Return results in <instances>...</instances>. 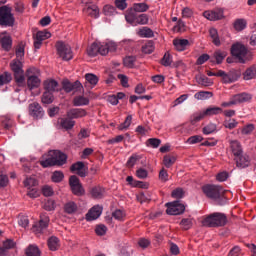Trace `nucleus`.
<instances>
[{"label":"nucleus","mask_w":256,"mask_h":256,"mask_svg":"<svg viewBox=\"0 0 256 256\" xmlns=\"http://www.w3.org/2000/svg\"><path fill=\"white\" fill-rule=\"evenodd\" d=\"M65 163H67V155L58 150L49 151L48 154H44L40 160V165L44 167V169L47 167H55V165L61 167V165H65Z\"/></svg>","instance_id":"nucleus-1"},{"label":"nucleus","mask_w":256,"mask_h":256,"mask_svg":"<svg viewBox=\"0 0 256 256\" xmlns=\"http://www.w3.org/2000/svg\"><path fill=\"white\" fill-rule=\"evenodd\" d=\"M10 67L14 73V81L17 88L15 92L19 93L21 89L27 87V81H25V71H23V63L19 59H15L10 64Z\"/></svg>","instance_id":"nucleus-2"},{"label":"nucleus","mask_w":256,"mask_h":256,"mask_svg":"<svg viewBox=\"0 0 256 256\" xmlns=\"http://www.w3.org/2000/svg\"><path fill=\"white\" fill-rule=\"evenodd\" d=\"M202 224L204 227H225L227 225V216L223 213L215 212L206 217Z\"/></svg>","instance_id":"nucleus-3"},{"label":"nucleus","mask_w":256,"mask_h":256,"mask_svg":"<svg viewBox=\"0 0 256 256\" xmlns=\"http://www.w3.org/2000/svg\"><path fill=\"white\" fill-rule=\"evenodd\" d=\"M27 82L26 86L29 91L41 87V79H39V69L35 67L28 68L26 71Z\"/></svg>","instance_id":"nucleus-4"},{"label":"nucleus","mask_w":256,"mask_h":256,"mask_svg":"<svg viewBox=\"0 0 256 256\" xmlns=\"http://www.w3.org/2000/svg\"><path fill=\"white\" fill-rule=\"evenodd\" d=\"M0 25L2 27H13L15 25V16H13L11 8L7 6L0 7Z\"/></svg>","instance_id":"nucleus-5"},{"label":"nucleus","mask_w":256,"mask_h":256,"mask_svg":"<svg viewBox=\"0 0 256 256\" xmlns=\"http://www.w3.org/2000/svg\"><path fill=\"white\" fill-rule=\"evenodd\" d=\"M56 51L63 61H71V59H73V50H71V46H69V44H65V42H57Z\"/></svg>","instance_id":"nucleus-6"},{"label":"nucleus","mask_w":256,"mask_h":256,"mask_svg":"<svg viewBox=\"0 0 256 256\" xmlns=\"http://www.w3.org/2000/svg\"><path fill=\"white\" fill-rule=\"evenodd\" d=\"M231 54L238 60V63H246L247 47L241 43H236L231 47Z\"/></svg>","instance_id":"nucleus-7"},{"label":"nucleus","mask_w":256,"mask_h":256,"mask_svg":"<svg viewBox=\"0 0 256 256\" xmlns=\"http://www.w3.org/2000/svg\"><path fill=\"white\" fill-rule=\"evenodd\" d=\"M202 190L206 197L214 201L221 199V193H223V188L217 185H206L203 186Z\"/></svg>","instance_id":"nucleus-8"},{"label":"nucleus","mask_w":256,"mask_h":256,"mask_svg":"<svg viewBox=\"0 0 256 256\" xmlns=\"http://www.w3.org/2000/svg\"><path fill=\"white\" fill-rule=\"evenodd\" d=\"M49 216L41 215L38 223L34 224L32 227L33 233L39 237V235H43L47 231L49 227Z\"/></svg>","instance_id":"nucleus-9"},{"label":"nucleus","mask_w":256,"mask_h":256,"mask_svg":"<svg viewBox=\"0 0 256 256\" xmlns=\"http://www.w3.org/2000/svg\"><path fill=\"white\" fill-rule=\"evenodd\" d=\"M69 185L72 193L77 195V197L85 195V188H83V184H81V181L77 176L73 175L69 178Z\"/></svg>","instance_id":"nucleus-10"},{"label":"nucleus","mask_w":256,"mask_h":256,"mask_svg":"<svg viewBox=\"0 0 256 256\" xmlns=\"http://www.w3.org/2000/svg\"><path fill=\"white\" fill-rule=\"evenodd\" d=\"M166 207L167 215H182V213H185V205L180 201L168 202Z\"/></svg>","instance_id":"nucleus-11"},{"label":"nucleus","mask_w":256,"mask_h":256,"mask_svg":"<svg viewBox=\"0 0 256 256\" xmlns=\"http://www.w3.org/2000/svg\"><path fill=\"white\" fill-rule=\"evenodd\" d=\"M51 32L49 31H38L36 35L33 36L34 39V49L37 51V49H41V45H43V41H46V39H50Z\"/></svg>","instance_id":"nucleus-12"},{"label":"nucleus","mask_w":256,"mask_h":256,"mask_svg":"<svg viewBox=\"0 0 256 256\" xmlns=\"http://www.w3.org/2000/svg\"><path fill=\"white\" fill-rule=\"evenodd\" d=\"M99 45V55H107L109 52L113 53L117 51V43L113 41H108L105 43H98Z\"/></svg>","instance_id":"nucleus-13"},{"label":"nucleus","mask_w":256,"mask_h":256,"mask_svg":"<svg viewBox=\"0 0 256 256\" xmlns=\"http://www.w3.org/2000/svg\"><path fill=\"white\" fill-rule=\"evenodd\" d=\"M29 115L34 119H41L45 115V112L39 103L34 102L29 105Z\"/></svg>","instance_id":"nucleus-14"},{"label":"nucleus","mask_w":256,"mask_h":256,"mask_svg":"<svg viewBox=\"0 0 256 256\" xmlns=\"http://www.w3.org/2000/svg\"><path fill=\"white\" fill-rule=\"evenodd\" d=\"M62 87L66 93H71V91H74L75 93L83 89V85H81V82L76 81L74 83H71L69 80H63Z\"/></svg>","instance_id":"nucleus-15"},{"label":"nucleus","mask_w":256,"mask_h":256,"mask_svg":"<svg viewBox=\"0 0 256 256\" xmlns=\"http://www.w3.org/2000/svg\"><path fill=\"white\" fill-rule=\"evenodd\" d=\"M101 213H103V207L95 205L86 214V220L95 221L96 219H99V217H101Z\"/></svg>","instance_id":"nucleus-16"},{"label":"nucleus","mask_w":256,"mask_h":256,"mask_svg":"<svg viewBox=\"0 0 256 256\" xmlns=\"http://www.w3.org/2000/svg\"><path fill=\"white\" fill-rule=\"evenodd\" d=\"M70 171L72 173H77L79 177H87V170L85 169V164L83 162H76L72 164Z\"/></svg>","instance_id":"nucleus-17"},{"label":"nucleus","mask_w":256,"mask_h":256,"mask_svg":"<svg viewBox=\"0 0 256 256\" xmlns=\"http://www.w3.org/2000/svg\"><path fill=\"white\" fill-rule=\"evenodd\" d=\"M203 15L209 21H219V19H223V10L216 9L213 11H205Z\"/></svg>","instance_id":"nucleus-18"},{"label":"nucleus","mask_w":256,"mask_h":256,"mask_svg":"<svg viewBox=\"0 0 256 256\" xmlns=\"http://www.w3.org/2000/svg\"><path fill=\"white\" fill-rule=\"evenodd\" d=\"M87 111L82 108H72L67 112V117L69 119H81V117H86Z\"/></svg>","instance_id":"nucleus-19"},{"label":"nucleus","mask_w":256,"mask_h":256,"mask_svg":"<svg viewBox=\"0 0 256 256\" xmlns=\"http://www.w3.org/2000/svg\"><path fill=\"white\" fill-rule=\"evenodd\" d=\"M234 100V105H239V103H247L253 99V96L249 93H240L232 96Z\"/></svg>","instance_id":"nucleus-20"},{"label":"nucleus","mask_w":256,"mask_h":256,"mask_svg":"<svg viewBox=\"0 0 256 256\" xmlns=\"http://www.w3.org/2000/svg\"><path fill=\"white\" fill-rule=\"evenodd\" d=\"M230 149L234 155V157H240L243 155V147L241 146V142L237 140L230 141Z\"/></svg>","instance_id":"nucleus-21"},{"label":"nucleus","mask_w":256,"mask_h":256,"mask_svg":"<svg viewBox=\"0 0 256 256\" xmlns=\"http://www.w3.org/2000/svg\"><path fill=\"white\" fill-rule=\"evenodd\" d=\"M173 45L176 51H185V49H187V47H189L191 44L187 39L175 38L173 40Z\"/></svg>","instance_id":"nucleus-22"},{"label":"nucleus","mask_w":256,"mask_h":256,"mask_svg":"<svg viewBox=\"0 0 256 256\" xmlns=\"http://www.w3.org/2000/svg\"><path fill=\"white\" fill-rule=\"evenodd\" d=\"M0 43L4 51H9L13 45V40H11V36L5 33H2L0 35Z\"/></svg>","instance_id":"nucleus-23"},{"label":"nucleus","mask_w":256,"mask_h":256,"mask_svg":"<svg viewBox=\"0 0 256 256\" xmlns=\"http://www.w3.org/2000/svg\"><path fill=\"white\" fill-rule=\"evenodd\" d=\"M63 209L64 213L67 215H75V213L79 211V206L73 201H68L64 204Z\"/></svg>","instance_id":"nucleus-24"},{"label":"nucleus","mask_w":256,"mask_h":256,"mask_svg":"<svg viewBox=\"0 0 256 256\" xmlns=\"http://www.w3.org/2000/svg\"><path fill=\"white\" fill-rule=\"evenodd\" d=\"M59 83L54 79H49L44 81V89L50 93H55V91H59L58 89Z\"/></svg>","instance_id":"nucleus-25"},{"label":"nucleus","mask_w":256,"mask_h":256,"mask_svg":"<svg viewBox=\"0 0 256 256\" xmlns=\"http://www.w3.org/2000/svg\"><path fill=\"white\" fill-rule=\"evenodd\" d=\"M205 117H214V115H221L223 113V108L217 106H209L203 110Z\"/></svg>","instance_id":"nucleus-26"},{"label":"nucleus","mask_w":256,"mask_h":256,"mask_svg":"<svg viewBox=\"0 0 256 256\" xmlns=\"http://www.w3.org/2000/svg\"><path fill=\"white\" fill-rule=\"evenodd\" d=\"M58 123L62 129H65V131H69L75 127V121L71 118H60Z\"/></svg>","instance_id":"nucleus-27"},{"label":"nucleus","mask_w":256,"mask_h":256,"mask_svg":"<svg viewBox=\"0 0 256 256\" xmlns=\"http://www.w3.org/2000/svg\"><path fill=\"white\" fill-rule=\"evenodd\" d=\"M235 161L237 167H249V156L247 154L243 155L241 154L240 156H235Z\"/></svg>","instance_id":"nucleus-28"},{"label":"nucleus","mask_w":256,"mask_h":256,"mask_svg":"<svg viewBox=\"0 0 256 256\" xmlns=\"http://www.w3.org/2000/svg\"><path fill=\"white\" fill-rule=\"evenodd\" d=\"M91 196L93 199H103L105 195V188L101 186L93 187L90 191Z\"/></svg>","instance_id":"nucleus-29"},{"label":"nucleus","mask_w":256,"mask_h":256,"mask_svg":"<svg viewBox=\"0 0 256 256\" xmlns=\"http://www.w3.org/2000/svg\"><path fill=\"white\" fill-rule=\"evenodd\" d=\"M243 79L245 81H251V79H256V66L253 65L245 70L243 73Z\"/></svg>","instance_id":"nucleus-30"},{"label":"nucleus","mask_w":256,"mask_h":256,"mask_svg":"<svg viewBox=\"0 0 256 256\" xmlns=\"http://www.w3.org/2000/svg\"><path fill=\"white\" fill-rule=\"evenodd\" d=\"M74 107H83L85 105H89V98L85 96H76L73 99Z\"/></svg>","instance_id":"nucleus-31"},{"label":"nucleus","mask_w":256,"mask_h":256,"mask_svg":"<svg viewBox=\"0 0 256 256\" xmlns=\"http://www.w3.org/2000/svg\"><path fill=\"white\" fill-rule=\"evenodd\" d=\"M205 112L200 111V112H195L190 116V123L191 125H196V123H199V121H203L205 119Z\"/></svg>","instance_id":"nucleus-32"},{"label":"nucleus","mask_w":256,"mask_h":256,"mask_svg":"<svg viewBox=\"0 0 256 256\" xmlns=\"http://www.w3.org/2000/svg\"><path fill=\"white\" fill-rule=\"evenodd\" d=\"M217 124L210 122L206 126L203 127L202 133L204 135H212V133H217Z\"/></svg>","instance_id":"nucleus-33"},{"label":"nucleus","mask_w":256,"mask_h":256,"mask_svg":"<svg viewBox=\"0 0 256 256\" xmlns=\"http://www.w3.org/2000/svg\"><path fill=\"white\" fill-rule=\"evenodd\" d=\"M61 244L59 243V238L52 236L48 239V248L50 251H57Z\"/></svg>","instance_id":"nucleus-34"},{"label":"nucleus","mask_w":256,"mask_h":256,"mask_svg":"<svg viewBox=\"0 0 256 256\" xmlns=\"http://www.w3.org/2000/svg\"><path fill=\"white\" fill-rule=\"evenodd\" d=\"M137 35H139V37L150 39L153 37L154 33L149 27H142L137 31Z\"/></svg>","instance_id":"nucleus-35"},{"label":"nucleus","mask_w":256,"mask_h":256,"mask_svg":"<svg viewBox=\"0 0 256 256\" xmlns=\"http://www.w3.org/2000/svg\"><path fill=\"white\" fill-rule=\"evenodd\" d=\"M87 54L89 57H97L99 55V43L94 42L87 48Z\"/></svg>","instance_id":"nucleus-36"},{"label":"nucleus","mask_w":256,"mask_h":256,"mask_svg":"<svg viewBox=\"0 0 256 256\" xmlns=\"http://www.w3.org/2000/svg\"><path fill=\"white\" fill-rule=\"evenodd\" d=\"M26 255L27 256H41V250H39V247L37 245H29L26 249Z\"/></svg>","instance_id":"nucleus-37"},{"label":"nucleus","mask_w":256,"mask_h":256,"mask_svg":"<svg viewBox=\"0 0 256 256\" xmlns=\"http://www.w3.org/2000/svg\"><path fill=\"white\" fill-rule=\"evenodd\" d=\"M196 81L199 83V85H203L204 87H211V85H213V81H211V79H209L207 76L203 75L197 76Z\"/></svg>","instance_id":"nucleus-38"},{"label":"nucleus","mask_w":256,"mask_h":256,"mask_svg":"<svg viewBox=\"0 0 256 256\" xmlns=\"http://www.w3.org/2000/svg\"><path fill=\"white\" fill-rule=\"evenodd\" d=\"M209 33L214 45H216V47H219V45H221V40L219 39V33L217 32V29L211 28L209 30Z\"/></svg>","instance_id":"nucleus-39"},{"label":"nucleus","mask_w":256,"mask_h":256,"mask_svg":"<svg viewBox=\"0 0 256 256\" xmlns=\"http://www.w3.org/2000/svg\"><path fill=\"white\" fill-rule=\"evenodd\" d=\"M195 99L198 101H205L207 99H211L213 97V93L207 91H200L194 95Z\"/></svg>","instance_id":"nucleus-40"},{"label":"nucleus","mask_w":256,"mask_h":256,"mask_svg":"<svg viewBox=\"0 0 256 256\" xmlns=\"http://www.w3.org/2000/svg\"><path fill=\"white\" fill-rule=\"evenodd\" d=\"M213 57L216 63L220 65V63H223V60L225 59V57H227V52L217 50L216 52H214Z\"/></svg>","instance_id":"nucleus-41"},{"label":"nucleus","mask_w":256,"mask_h":256,"mask_svg":"<svg viewBox=\"0 0 256 256\" xmlns=\"http://www.w3.org/2000/svg\"><path fill=\"white\" fill-rule=\"evenodd\" d=\"M53 92L45 91L42 95V103L45 105H51V103L54 101Z\"/></svg>","instance_id":"nucleus-42"},{"label":"nucleus","mask_w":256,"mask_h":256,"mask_svg":"<svg viewBox=\"0 0 256 256\" xmlns=\"http://www.w3.org/2000/svg\"><path fill=\"white\" fill-rule=\"evenodd\" d=\"M12 80L13 77L11 76V73L4 72L0 75V87H2V85H7V83H11Z\"/></svg>","instance_id":"nucleus-43"},{"label":"nucleus","mask_w":256,"mask_h":256,"mask_svg":"<svg viewBox=\"0 0 256 256\" xmlns=\"http://www.w3.org/2000/svg\"><path fill=\"white\" fill-rule=\"evenodd\" d=\"M137 61V57L135 56H127L126 58H124V66L128 67L129 69H133V67H135V62Z\"/></svg>","instance_id":"nucleus-44"},{"label":"nucleus","mask_w":256,"mask_h":256,"mask_svg":"<svg viewBox=\"0 0 256 256\" xmlns=\"http://www.w3.org/2000/svg\"><path fill=\"white\" fill-rule=\"evenodd\" d=\"M133 10L136 13H145V11L149 10V5L145 4V3H136L133 6Z\"/></svg>","instance_id":"nucleus-45"},{"label":"nucleus","mask_w":256,"mask_h":256,"mask_svg":"<svg viewBox=\"0 0 256 256\" xmlns=\"http://www.w3.org/2000/svg\"><path fill=\"white\" fill-rule=\"evenodd\" d=\"M133 121V116L128 115L124 121V123L118 126L119 131H125V129H129L131 127V122Z\"/></svg>","instance_id":"nucleus-46"},{"label":"nucleus","mask_w":256,"mask_h":256,"mask_svg":"<svg viewBox=\"0 0 256 256\" xmlns=\"http://www.w3.org/2000/svg\"><path fill=\"white\" fill-rule=\"evenodd\" d=\"M153 51H155V45L151 41L147 42L142 46V52L146 53L147 55H151Z\"/></svg>","instance_id":"nucleus-47"},{"label":"nucleus","mask_w":256,"mask_h":256,"mask_svg":"<svg viewBox=\"0 0 256 256\" xmlns=\"http://www.w3.org/2000/svg\"><path fill=\"white\" fill-rule=\"evenodd\" d=\"M85 79L93 87H95V85H97V83H99V77H97V75H95V74L88 73V74L85 75Z\"/></svg>","instance_id":"nucleus-48"},{"label":"nucleus","mask_w":256,"mask_h":256,"mask_svg":"<svg viewBox=\"0 0 256 256\" xmlns=\"http://www.w3.org/2000/svg\"><path fill=\"white\" fill-rule=\"evenodd\" d=\"M149 23V16L147 14H140L136 17V25H147Z\"/></svg>","instance_id":"nucleus-49"},{"label":"nucleus","mask_w":256,"mask_h":256,"mask_svg":"<svg viewBox=\"0 0 256 256\" xmlns=\"http://www.w3.org/2000/svg\"><path fill=\"white\" fill-rule=\"evenodd\" d=\"M87 13L88 15H90V17H94V19H97V17H99V7L95 5L89 6L87 8Z\"/></svg>","instance_id":"nucleus-50"},{"label":"nucleus","mask_w":256,"mask_h":256,"mask_svg":"<svg viewBox=\"0 0 256 256\" xmlns=\"http://www.w3.org/2000/svg\"><path fill=\"white\" fill-rule=\"evenodd\" d=\"M245 27H247V21L243 19H238L234 23V29H236V31H243Z\"/></svg>","instance_id":"nucleus-51"},{"label":"nucleus","mask_w":256,"mask_h":256,"mask_svg":"<svg viewBox=\"0 0 256 256\" xmlns=\"http://www.w3.org/2000/svg\"><path fill=\"white\" fill-rule=\"evenodd\" d=\"M180 225L185 229V231H188V229L193 227V220L191 218H184L181 220Z\"/></svg>","instance_id":"nucleus-52"},{"label":"nucleus","mask_w":256,"mask_h":256,"mask_svg":"<svg viewBox=\"0 0 256 256\" xmlns=\"http://www.w3.org/2000/svg\"><path fill=\"white\" fill-rule=\"evenodd\" d=\"M161 145V139L158 138H150L147 140V146L153 147V149H157Z\"/></svg>","instance_id":"nucleus-53"},{"label":"nucleus","mask_w":256,"mask_h":256,"mask_svg":"<svg viewBox=\"0 0 256 256\" xmlns=\"http://www.w3.org/2000/svg\"><path fill=\"white\" fill-rule=\"evenodd\" d=\"M65 175H63V172L61 171H55L52 175V181L54 183H61L63 181Z\"/></svg>","instance_id":"nucleus-54"},{"label":"nucleus","mask_w":256,"mask_h":256,"mask_svg":"<svg viewBox=\"0 0 256 256\" xmlns=\"http://www.w3.org/2000/svg\"><path fill=\"white\" fill-rule=\"evenodd\" d=\"M1 125L4 129H11L13 127V120L9 117H4Z\"/></svg>","instance_id":"nucleus-55"},{"label":"nucleus","mask_w":256,"mask_h":256,"mask_svg":"<svg viewBox=\"0 0 256 256\" xmlns=\"http://www.w3.org/2000/svg\"><path fill=\"white\" fill-rule=\"evenodd\" d=\"M219 77H221L222 79V83H233L231 81V78L229 76V73H226L225 71L223 70H219V74H218Z\"/></svg>","instance_id":"nucleus-56"},{"label":"nucleus","mask_w":256,"mask_h":256,"mask_svg":"<svg viewBox=\"0 0 256 256\" xmlns=\"http://www.w3.org/2000/svg\"><path fill=\"white\" fill-rule=\"evenodd\" d=\"M36 185H37V179H35V177L27 178L24 181V186L27 187L28 189H31V187H36Z\"/></svg>","instance_id":"nucleus-57"},{"label":"nucleus","mask_w":256,"mask_h":256,"mask_svg":"<svg viewBox=\"0 0 256 256\" xmlns=\"http://www.w3.org/2000/svg\"><path fill=\"white\" fill-rule=\"evenodd\" d=\"M201 141H203V136L194 135L188 138L187 143H189V145H195V143H201Z\"/></svg>","instance_id":"nucleus-58"},{"label":"nucleus","mask_w":256,"mask_h":256,"mask_svg":"<svg viewBox=\"0 0 256 256\" xmlns=\"http://www.w3.org/2000/svg\"><path fill=\"white\" fill-rule=\"evenodd\" d=\"M171 63H173V59L171 58V54L166 53L162 58V65L164 67L171 66Z\"/></svg>","instance_id":"nucleus-59"},{"label":"nucleus","mask_w":256,"mask_h":256,"mask_svg":"<svg viewBox=\"0 0 256 256\" xmlns=\"http://www.w3.org/2000/svg\"><path fill=\"white\" fill-rule=\"evenodd\" d=\"M16 57L17 59H21L22 57H25V45L20 44L16 48Z\"/></svg>","instance_id":"nucleus-60"},{"label":"nucleus","mask_w":256,"mask_h":256,"mask_svg":"<svg viewBox=\"0 0 256 256\" xmlns=\"http://www.w3.org/2000/svg\"><path fill=\"white\" fill-rule=\"evenodd\" d=\"M112 217L117 221H123L125 219V212L122 210H115L112 214Z\"/></svg>","instance_id":"nucleus-61"},{"label":"nucleus","mask_w":256,"mask_h":256,"mask_svg":"<svg viewBox=\"0 0 256 256\" xmlns=\"http://www.w3.org/2000/svg\"><path fill=\"white\" fill-rule=\"evenodd\" d=\"M95 233H96V235H99V236L105 235V233H107V226H105L103 224L96 226Z\"/></svg>","instance_id":"nucleus-62"},{"label":"nucleus","mask_w":256,"mask_h":256,"mask_svg":"<svg viewBox=\"0 0 256 256\" xmlns=\"http://www.w3.org/2000/svg\"><path fill=\"white\" fill-rule=\"evenodd\" d=\"M163 163H164L165 167H167V168L169 169V167H171L172 165H174V163H175V157L164 156Z\"/></svg>","instance_id":"nucleus-63"},{"label":"nucleus","mask_w":256,"mask_h":256,"mask_svg":"<svg viewBox=\"0 0 256 256\" xmlns=\"http://www.w3.org/2000/svg\"><path fill=\"white\" fill-rule=\"evenodd\" d=\"M45 211H55V200H48L44 204Z\"/></svg>","instance_id":"nucleus-64"}]
</instances>
